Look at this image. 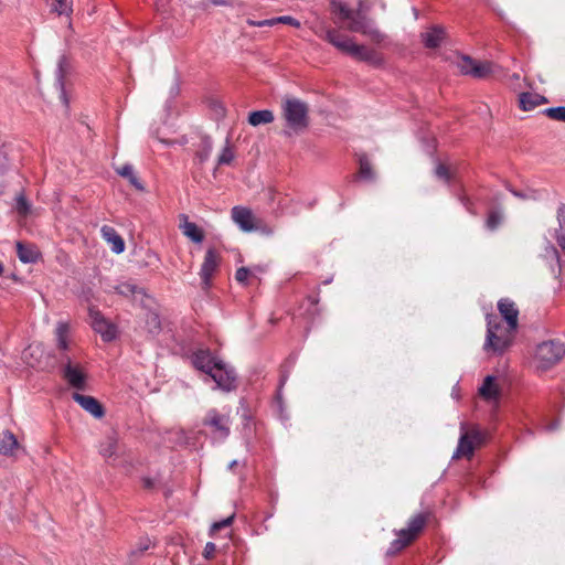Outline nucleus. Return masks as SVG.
<instances>
[{
    "mask_svg": "<svg viewBox=\"0 0 565 565\" xmlns=\"http://www.w3.org/2000/svg\"><path fill=\"white\" fill-rule=\"evenodd\" d=\"M515 333L516 330H510L508 324L503 326L498 317L488 315L484 352L502 355L512 345Z\"/></svg>",
    "mask_w": 565,
    "mask_h": 565,
    "instance_id": "nucleus-3",
    "label": "nucleus"
},
{
    "mask_svg": "<svg viewBox=\"0 0 565 565\" xmlns=\"http://www.w3.org/2000/svg\"><path fill=\"white\" fill-rule=\"evenodd\" d=\"M233 222L246 233L262 231L266 235H271L270 227H262L260 221L254 215L253 211L246 206L236 205L231 211Z\"/></svg>",
    "mask_w": 565,
    "mask_h": 565,
    "instance_id": "nucleus-7",
    "label": "nucleus"
},
{
    "mask_svg": "<svg viewBox=\"0 0 565 565\" xmlns=\"http://www.w3.org/2000/svg\"><path fill=\"white\" fill-rule=\"evenodd\" d=\"M458 68L465 75L476 78H486L494 72L495 65L491 62L477 61L469 56H461L457 62Z\"/></svg>",
    "mask_w": 565,
    "mask_h": 565,
    "instance_id": "nucleus-8",
    "label": "nucleus"
},
{
    "mask_svg": "<svg viewBox=\"0 0 565 565\" xmlns=\"http://www.w3.org/2000/svg\"><path fill=\"white\" fill-rule=\"evenodd\" d=\"M211 3L214 6H227L231 4L227 0H211Z\"/></svg>",
    "mask_w": 565,
    "mask_h": 565,
    "instance_id": "nucleus-49",
    "label": "nucleus"
},
{
    "mask_svg": "<svg viewBox=\"0 0 565 565\" xmlns=\"http://www.w3.org/2000/svg\"><path fill=\"white\" fill-rule=\"evenodd\" d=\"M100 456L108 462L119 457L120 448L115 435L107 436L99 445Z\"/></svg>",
    "mask_w": 565,
    "mask_h": 565,
    "instance_id": "nucleus-17",
    "label": "nucleus"
},
{
    "mask_svg": "<svg viewBox=\"0 0 565 565\" xmlns=\"http://www.w3.org/2000/svg\"><path fill=\"white\" fill-rule=\"evenodd\" d=\"M565 354V348L561 342L546 341L537 345L534 361L536 367L547 370L558 363Z\"/></svg>",
    "mask_w": 565,
    "mask_h": 565,
    "instance_id": "nucleus-6",
    "label": "nucleus"
},
{
    "mask_svg": "<svg viewBox=\"0 0 565 565\" xmlns=\"http://www.w3.org/2000/svg\"><path fill=\"white\" fill-rule=\"evenodd\" d=\"M142 484L146 489H151L154 486V482L150 478H142Z\"/></svg>",
    "mask_w": 565,
    "mask_h": 565,
    "instance_id": "nucleus-47",
    "label": "nucleus"
},
{
    "mask_svg": "<svg viewBox=\"0 0 565 565\" xmlns=\"http://www.w3.org/2000/svg\"><path fill=\"white\" fill-rule=\"evenodd\" d=\"M519 103L522 110L530 111L547 103V99L537 93H522L519 97Z\"/></svg>",
    "mask_w": 565,
    "mask_h": 565,
    "instance_id": "nucleus-24",
    "label": "nucleus"
},
{
    "mask_svg": "<svg viewBox=\"0 0 565 565\" xmlns=\"http://www.w3.org/2000/svg\"><path fill=\"white\" fill-rule=\"evenodd\" d=\"M53 10L58 15H71L73 12V0H56L53 3Z\"/></svg>",
    "mask_w": 565,
    "mask_h": 565,
    "instance_id": "nucleus-34",
    "label": "nucleus"
},
{
    "mask_svg": "<svg viewBox=\"0 0 565 565\" xmlns=\"http://www.w3.org/2000/svg\"><path fill=\"white\" fill-rule=\"evenodd\" d=\"M422 41L428 49H436L440 45L445 38L444 29L440 26H433L426 32L422 33Z\"/></svg>",
    "mask_w": 565,
    "mask_h": 565,
    "instance_id": "nucleus-22",
    "label": "nucleus"
},
{
    "mask_svg": "<svg viewBox=\"0 0 565 565\" xmlns=\"http://www.w3.org/2000/svg\"><path fill=\"white\" fill-rule=\"evenodd\" d=\"M277 23H284V24H289V25H292V26H296V28H299L300 26V22L296 19H294L292 17H289V15H281V17H277V18H273V19H267V20H262V21H252V20H248V24L250 25H255V26H273Z\"/></svg>",
    "mask_w": 565,
    "mask_h": 565,
    "instance_id": "nucleus-25",
    "label": "nucleus"
},
{
    "mask_svg": "<svg viewBox=\"0 0 565 565\" xmlns=\"http://www.w3.org/2000/svg\"><path fill=\"white\" fill-rule=\"evenodd\" d=\"M3 148L4 145L0 143V172L4 171L8 167V157Z\"/></svg>",
    "mask_w": 565,
    "mask_h": 565,
    "instance_id": "nucleus-44",
    "label": "nucleus"
},
{
    "mask_svg": "<svg viewBox=\"0 0 565 565\" xmlns=\"http://www.w3.org/2000/svg\"><path fill=\"white\" fill-rule=\"evenodd\" d=\"M281 116L287 128L300 134L309 127V105L294 96H286L281 100Z\"/></svg>",
    "mask_w": 565,
    "mask_h": 565,
    "instance_id": "nucleus-4",
    "label": "nucleus"
},
{
    "mask_svg": "<svg viewBox=\"0 0 565 565\" xmlns=\"http://www.w3.org/2000/svg\"><path fill=\"white\" fill-rule=\"evenodd\" d=\"M73 399L95 418H102L105 414L103 405L93 396L73 393Z\"/></svg>",
    "mask_w": 565,
    "mask_h": 565,
    "instance_id": "nucleus-15",
    "label": "nucleus"
},
{
    "mask_svg": "<svg viewBox=\"0 0 565 565\" xmlns=\"http://www.w3.org/2000/svg\"><path fill=\"white\" fill-rule=\"evenodd\" d=\"M30 349H32V350H39L40 348H39V345H36V347H30Z\"/></svg>",
    "mask_w": 565,
    "mask_h": 565,
    "instance_id": "nucleus-53",
    "label": "nucleus"
},
{
    "mask_svg": "<svg viewBox=\"0 0 565 565\" xmlns=\"http://www.w3.org/2000/svg\"><path fill=\"white\" fill-rule=\"evenodd\" d=\"M233 159H234V152H233L232 148L230 147V141L227 139L225 147L223 148L221 154L217 158V163L220 166L230 164L233 161Z\"/></svg>",
    "mask_w": 565,
    "mask_h": 565,
    "instance_id": "nucleus-37",
    "label": "nucleus"
},
{
    "mask_svg": "<svg viewBox=\"0 0 565 565\" xmlns=\"http://www.w3.org/2000/svg\"><path fill=\"white\" fill-rule=\"evenodd\" d=\"M558 228L555 232V239L559 247L565 248V204L557 210Z\"/></svg>",
    "mask_w": 565,
    "mask_h": 565,
    "instance_id": "nucleus-30",
    "label": "nucleus"
},
{
    "mask_svg": "<svg viewBox=\"0 0 565 565\" xmlns=\"http://www.w3.org/2000/svg\"><path fill=\"white\" fill-rule=\"evenodd\" d=\"M4 271V266L3 264L0 262V276L3 274Z\"/></svg>",
    "mask_w": 565,
    "mask_h": 565,
    "instance_id": "nucleus-51",
    "label": "nucleus"
},
{
    "mask_svg": "<svg viewBox=\"0 0 565 565\" xmlns=\"http://www.w3.org/2000/svg\"><path fill=\"white\" fill-rule=\"evenodd\" d=\"M221 359L214 356L209 350H198L192 355L193 365L209 374L218 363Z\"/></svg>",
    "mask_w": 565,
    "mask_h": 565,
    "instance_id": "nucleus-16",
    "label": "nucleus"
},
{
    "mask_svg": "<svg viewBox=\"0 0 565 565\" xmlns=\"http://www.w3.org/2000/svg\"><path fill=\"white\" fill-rule=\"evenodd\" d=\"M116 291L122 296H130L137 291V286L130 282H121L115 287Z\"/></svg>",
    "mask_w": 565,
    "mask_h": 565,
    "instance_id": "nucleus-39",
    "label": "nucleus"
},
{
    "mask_svg": "<svg viewBox=\"0 0 565 565\" xmlns=\"http://www.w3.org/2000/svg\"><path fill=\"white\" fill-rule=\"evenodd\" d=\"M510 192L519 198V199H522V200H526V199H536V193L535 192H530V193H523V192H520V191H516V190H510Z\"/></svg>",
    "mask_w": 565,
    "mask_h": 565,
    "instance_id": "nucleus-45",
    "label": "nucleus"
},
{
    "mask_svg": "<svg viewBox=\"0 0 565 565\" xmlns=\"http://www.w3.org/2000/svg\"><path fill=\"white\" fill-rule=\"evenodd\" d=\"M148 547H149V545H148V544H146V545H143V546H140V548H139V550H132V551L130 552V555H131V556L140 555L143 551L148 550Z\"/></svg>",
    "mask_w": 565,
    "mask_h": 565,
    "instance_id": "nucleus-48",
    "label": "nucleus"
},
{
    "mask_svg": "<svg viewBox=\"0 0 565 565\" xmlns=\"http://www.w3.org/2000/svg\"><path fill=\"white\" fill-rule=\"evenodd\" d=\"M215 551H216V545L213 542H207L205 544V547H204V551H203V556L206 559H210V558H212L214 556Z\"/></svg>",
    "mask_w": 565,
    "mask_h": 565,
    "instance_id": "nucleus-43",
    "label": "nucleus"
},
{
    "mask_svg": "<svg viewBox=\"0 0 565 565\" xmlns=\"http://www.w3.org/2000/svg\"><path fill=\"white\" fill-rule=\"evenodd\" d=\"M498 310L510 327V330H518L519 328V309L513 300L510 298H501L498 301Z\"/></svg>",
    "mask_w": 565,
    "mask_h": 565,
    "instance_id": "nucleus-13",
    "label": "nucleus"
},
{
    "mask_svg": "<svg viewBox=\"0 0 565 565\" xmlns=\"http://www.w3.org/2000/svg\"><path fill=\"white\" fill-rule=\"evenodd\" d=\"M274 119V113L269 109L252 111L248 115V124L254 127H257L259 125L271 124Z\"/></svg>",
    "mask_w": 565,
    "mask_h": 565,
    "instance_id": "nucleus-27",
    "label": "nucleus"
},
{
    "mask_svg": "<svg viewBox=\"0 0 565 565\" xmlns=\"http://www.w3.org/2000/svg\"><path fill=\"white\" fill-rule=\"evenodd\" d=\"M218 255L212 248L207 249L204 262L201 266L200 276L205 288L210 286L213 274L218 267Z\"/></svg>",
    "mask_w": 565,
    "mask_h": 565,
    "instance_id": "nucleus-14",
    "label": "nucleus"
},
{
    "mask_svg": "<svg viewBox=\"0 0 565 565\" xmlns=\"http://www.w3.org/2000/svg\"><path fill=\"white\" fill-rule=\"evenodd\" d=\"M479 394L487 401H497L500 396V390L495 384V376L488 375L483 380L482 385L479 388Z\"/></svg>",
    "mask_w": 565,
    "mask_h": 565,
    "instance_id": "nucleus-23",
    "label": "nucleus"
},
{
    "mask_svg": "<svg viewBox=\"0 0 565 565\" xmlns=\"http://www.w3.org/2000/svg\"><path fill=\"white\" fill-rule=\"evenodd\" d=\"M436 177L440 180L448 182L450 180V172L448 167L443 163H439L435 169Z\"/></svg>",
    "mask_w": 565,
    "mask_h": 565,
    "instance_id": "nucleus-41",
    "label": "nucleus"
},
{
    "mask_svg": "<svg viewBox=\"0 0 565 565\" xmlns=\"http://www.w3.org/2000/svg\"><path fill=\"white\" fill-rule=\"evenodd\" d=\"M89 317L92 319L93 329L102 335L104 341H111L116 338V327L106 320L99 311L90 309Z\"/></svg>",
    "mask_w": 565,
    "mask_h": 565,
    "instance_id": "nucleus-11",
    "label": "nucleus"
},
{
    "mask_svg": "<svg viewBox=\"0 0 565 565\" xmlns=\"http://www.w3.org/2000/svg\"><path fill=\"white\" fill-rule=\"evenodd\" d=\"M116 172L122 177L126 178L129 183L137 189L138 191H143L145 188L138 177L135 174L134 168L130 164H124L122 167H119L116 169Z\"/></svg>",
    "mask_w": 565,
    "mask_h": 565,
    "instance_id": "nucleus-28",
    "label": "nucleus"
},
{
    "mask_svg": "<svg viewBox=\"0 0 565 565\" xmlns=\"http://www.w3.org/2000/svg\"><path fill=\"white\" fill-rule=\"evenodd\" d=\"M213 150V142L210 137H203L199 143V148L196 151V159L200 161V163L205 162Z\"/></svg>",
    "mask_w": 565,
    "mask_h": 565,
    "instance_id": "nucleus-32",
    "label": "nucleus"
},
{
    "mask_svg": "<svg viewBox=\"0 0 565 565\" xmlns=\"http://www.w3.org/2000/svg\"><path fill=\"white\" fill-rule=\"evenodd\" d=\"M249 275V269L246 267H241L236 270L235 278L238 282L245 284Z\"/></svg>",
    "mask_w": 565,
    "mask_h": 565,
    "instance_id": "nucleus-42",
    "label": "nucleus"
},
{
    "mask_svg": "<svg viewBox=\"0 0 565 565\" xmlns=\"http://www.w3.org/2000/svg\"><path fill=\"white\" fill-rule=\"evenodd\" d=\"M502 222V214L500 211H491L487 218V227L491 231L495 230Z\"/></svg>",
    "mask_w": 565,
    "mask_h": 565,
    "instance_id": "nucleus-38",
    "label": "nucleus"
},
{
    "mask_svg": "<svg viewBox=\"0 0 565 565\" xmlns=\"http://www.w3.org/2000/svg\"><path fill=\"white\" fill-rule=\"evenodd\" d=\"M360 169H359V175L361 179L366 181H373L375 178V174L373 172L371 162L369 161L366 156L360 157L359 160Z\"/></svg>",
    "mask_w": 565,
    "mask_h": 565,
    "instance_id": "nucleus-33",
    "label": "nucleus"
},
{
    "mask_svg": "<svg viewBox=\"0 0 565 565\" xmlns=\"http://www.w3.org/2000/svg\"><path fill=\"white\" fill-rule=\"evenodd\" d=\"M207 375L215 382L218 390L231 392L236 388V373L222 360Z\"/></svg>",
    "mask_w": 565,
    "mask_h": 565,
    "instance_id": "nucleus-9",
    "label": "nucleus"
},
{
    "mask_svg": "<svg viewBox=\"0 0 565 565\" xmlns=\"http://www.w3.org/2000/svg\"><path fill=\"white\" fill-rule=\"evenodd\" d=\"M182 233L194 243H202L204 239L203 231L193 222H190L186 215H182L180 224Z\"/></svg>",
    "mask_w": 565,
    "mask_h": 565,
    "instance_id": "nucleus-21",
    "label": "nucleus"
},
{
    "mask_svg": "<svg viewBox=\"0 0 565 565\" xmlns=\"http://www.w3.org/2000/svg\"><path fill=\"white\" fill-rule=\"evenodd\" d=\"M55 338L56 345L60 350L65 351L68 349V324L66 322H57L55 329Z\"/></svg>",
    "mask_w": 565,
    "mask_h": 565,
    "instance_id": "nucleus-29",
    "label": "nucleus"
},
{
    "mask_svg": "<svg viewBox=\"0 0 565 565\" xmlns=\"http://www.w3.org/2000/svg\"><path fill=\"white\" fill-rule=\"evenodd\" d=\"M323 39L339 51L351 55L358 61L366 62L375 67L384 64V58L379 52L364 45L356 44L352 38L341 34L334 29L327 30Z\"/></svg>",
    "mask_w": 565,
    "mask_h": 565,
    "instance_id": "nucleus-2",
    "label": "nucleus"
},
{
    "mask_svg": "<svg viewBox=\"0 0 565 565\" xmlns=\"http://www.w3.org/2000/svg\"><path fill=\"white\" fill-rule=\"evenodd\" d=\"M17 255L24 264L36 263L41 256L36 246L32 244L17 243Z\"/></svg>",
    "mask_w": 565,
    "mask_h": 565,
    "instance_id": "nucleus-19",
    "label": "nucleus"
},
{
    "mask_svg": "<svg viewBox=\"0 0 565 565\" xmlns=\"http://www.w3.org/2000/svg\"><path fill=\"white\" fill-rule=\"evenodd\" d=\"M397 539H395L388 550L387 553L393 555L402 551L404 547H406L408 544H411L413 541L411 540V536H407L406 533L402 532L401 530L396 532Z\"/></svg>",
    "mask_w": 565,
    "mask_h": 565,
    "instance_id": "nucleus-31",
    "label": "nucleus"
},
{
    "mask_svg": "<svg viewBox=\"0 0 565 565\" xmlns=\"http://www.w3.org/2000/svg\"><path fill=\"white\" fill-rule=\"evenodd\" d=\"M19 448V443L11 431H6L0 439V455L13 456Z\"/></svg>",
    "mask_w": 565,
    "mask_h": 565,
    "instance_id": "nucleus-26",
    "label": "nucleus"
},
{
    "mask_svg": "<svg viewBox=\"0 0 565 565\" xmlns=\"http://www.w3.org/2000/svg\"><path fill=\"white\" fill-rule=\"evenodd\" d=\"M543 113L551 119L565 122V106L546 108Z\"/></svg>",
    "mask_w": 565,
    "mask_h": 565,
    "instance_id": "nucleus-36",
    "label": "nucleus"
},
{
    "mask_svg": "<svg viewBox=\"0 0 565 565\" xmlns=\"http://www.w3.org/2000/svg\"><path fill=\"white\" fill-rule=\"evenodd\" d=\"M65 62V57L61 56L58 61V81L61 82L63 78V64Z\"/></svg>",
    "mask_w": 565,
    "mask_h": 565,
    "instance_id": "nucleus-46",
    "label": "nucleus"
},
{
    "mask_svg": "<svg viewBox=\"0 0 565 565\" xmlns=\"http://www.w3.org/2000/svg\"><path fill=\"white\" fill-rule=\"evenodd\" d=\"M31 205L28 202L25 195L20 193L15 198V210L21 216H26L30 212Z\"/></svg>",
    "mask_w": 565,
    "mask_h": 565,
    "instance_id": "nucleus-35",
    "label": "nucleus"
},
{
    "mask_svg": "<svg viewBox=\"0 0 565 565\" xmlns=\"http://www.w3.org/2000/svg\"><path fill=\"white\" fill-rule=\"evenodd\" d=\"M332 11L339 14L341 21H349L348 30L351 32H358L376 44L384 41L385 35L374 25V23L366 17L369 7L365 6L363 0L358 3V9L353 11L345 3L333 0L331 2Z\"/></svg>",
    "mask_w": 565,
    "mask_h": 565,
    "instance_id": "nucleus-1",
    "label": "nucleus"
},
{
    "mask_svg": "<svg viewBox=\"0 0 565 565\" xmlns=\"http://www.w3.org/2000/svg\"><path fill=\"white\" fill-rule=\"evenodd\" d=\"M557 427V424H554L553 426L548 427V429H555Z\"/></svg>",
    "mask_w": 565,
    "mask_h": 565,
    "instance_id": "nucleus-52",
    "label": "nucleus"
},
{
    "mask_svg": "<svg viewBox=\"0 0 565 565\" xmlns=\"http://www.w3.org/2000/svg\"><path fill=\"white\" fill-rule=\"evenodd\" d=\"M233 520H234V514L230 515L228 518L223 519L222 521L214 522L211 525L210 535H214L221 529L230 526L232 524Z\"/></svg>",
    "mask_w": 565,
    "mask_h": 565,
    "instance_id": "nucleus-40",
    "label": "nucleus"
},
{
    "mask_svg": "<svg viewBox=\"0 0 565 565\" xmlns=\"http://www.w3.org/2000/svg\"><path fill=\"white\" fill-rule=\"evenodd\" d=\"M236 465H237V461L233 460L232 462H230L228 468L233 469Z\"/></svg>",
    "mask_w": 565,
    "mask_h": 565,
    "instance_id": "nucleus-50",
    "label": "nucleus"
},
{
    "mask_svg": "<svg viewBox=\"0 0 565 565\" xmlns=\"http://www.w3.org/2000/svg\"><path fill=\"white\" fill-rule=\"evenodd\" d=\"M484 440V433L481 431L477 426H472L469 430L466 428V424L460 425V437L456 451L452 458L467 457L471 458L475 451V447L481 445Z\"/></svg>",
    "mask_w": 565,
    "mask_h": 565,
    "instance_id": "nucleus-5",
    "label": "nucleus"
},
{
    "mask_svg": "<svg viewBox=\"0 0 565 565\" xmlns=\"http://www.w3.org/2000/svg\"><path fill=\"white\" fill-rule=\"evenodd\" d=\"M203 424L211 428V433L215 439L224 440L230 435V417L220 414L216 409L207 412Z\"/></svg>",
    "mask_w": 565,
    "mask_h": 565,
    "instance_id": "nucleus-10",
    "label": "nucleus"
},
{
    "mask_svg": "<svg viewBox=\"0 0 565 565\" xmlns=\"http://www.w3.org/2000/svg\"><path fill=\"white\" fill-rule=\"evenodd\" d=\"M100 233L115 254H121L125 250V242L114 227L104 225Z\"/></svg>",
    "mask_w": 565,
    "mask_h": 565,
    "instance_id": "nucleus-18",
    "label": "nucleus"
},
{
    "mask_svg": "<svg viewBox=\"0 0 565 565\" xmlns=\"http://www.w3.org/2000/svg\"><path fill=\"white\" fill-rule=\"evenodd\" d=\"M63 377L73 388L81 391L86 388L87 374L78 364H73L70 360L63 367Z\"/></svg>",
    "mask_w": 565,
    "mask_h": 565,
    "instance_id": "nucleus-12",
    "label": "nucleus"
},
{
    "mask_svg": "<svg viewBox=\"0 0 565 565\" xmlns=\"http://www.w3.org/2000/svg\"><path fill=\"white\" fill-rule=\"evenodd\" d=\"M428 520L427 513H418L409 519L407 527L402 529L401 531L406 533L407 536H411V540L414 541L420 531L424 529L426 522Z\"/></svg>",
    "mask_w": 565,
    "mask_h": 565,
    "instance_id": "nucleus-20",
    "label": "nucleus"
}]
</instances>
